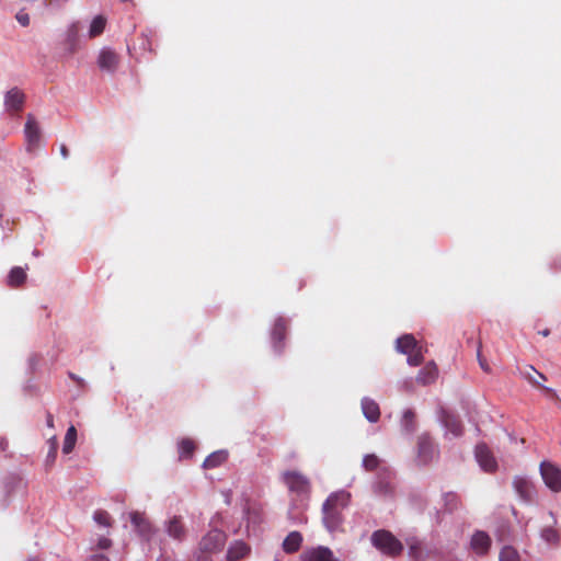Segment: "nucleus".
Listing matches in <instances>:
<instances>
[{
  "label": "nucleus",
  "mask_w": 561,
  "mask_h": 561,
  "mask_svg": "<svg viewBox=\"0 0 561 561\" xmlns=\"http://www.w3.org/2000/svg\"><path fill=\"white\" fill-rule=\"evenodd\" d=\"M302 536L299 531L289 533L283 541V549L286 553H295L299 550Z\"/></svg>",
  "instance_id": "nucleus-19"
},
{
  "label": "nucleus",
  "mask_w": 561,
  "mask_h": 561,
  "mask_svg": "<svg viewBox=\"0 0 561 561\" xmlns=\"http://www.w3.org/2000/svg\"><path fill=\"white\" fill-rule=\"evenodd\" d=\"M513 486L519 499L525 503H533L537 497L535 484L526 477H515Z\"/></svg>",
  "instance_id": "nucleus-6"
},
{
  "label": "nucleus",
  "mask_w": 561,
  "mask_h": 561,
  "mask_svg": "<svg viewBox=\"0 0 561 561\" xmlns=\"http://www.w3.org/2000/svg\"><path fill=\"white\" fill-rule=\"evenodd\" d=\"M76 35H77V28L73 25L69 30V41L75 42Z\"/></svg>",
  "instance_id": "nucleus-44"
},
{
  "label": "nucleus",
  "mask_w": 561,
  "mask_h": 561,
  "mask_svg": "<svg viewBox=\"0 0 561 561\" xmlns=\"http://www.w3.org/2000/svg\"><path fill=\"white\" fill-rule=\"evenodd\" d=\"M112 545V541L108 539V538H101L98 542V547L99 549H102V550H105V549H108Z\"/></svg>",
  "instance_id": "nucleus-41"
},
{
  "label": "nucleus",
  "mask_w": 561,
  "mask_h": 561,
  "mask_svg": "<svg viewBox=\"0 0 561 561\" xmlns=\"http://www.w3.org/2000/svg\"><path fill=\"white\" fill-rule=\"evenodd\" d=\"M167 531L170 537L182 540L185 537V528L180 517L173 516L167 524Z\"/></svg>",
  "instance_id": "nucleus-20"
},
{
  "label": "nucleus",
  "mask_w": 561,
  "mask_h": 561,
  "mask_svg": "<svg viewBox=\"0 0 561 561\" xmlns=\"http://www.w3.org/2000/svg\"><path fill=\"white\" fill-rule=\"evenodd\" d=\"M435 454V446L431 437L427 435L420 436L417 442V456L420 461L426 465L433 460Z\"/></svg>",
  "instance_id": "nucleus-10"
},
{
  "label": "nucleus",
  "mask_w": 561,
  "mask_h": 561,
  "mask_svg": "<svg viewBox=\"0 0 561 561\" xmlns=\"http://www.w3.org/2000/svg\"><path fill=\"white\" fill-rule=\"evenodd\" d=\"M249 552V547L242 541H236L230 546L227 552L228 561H238L244 558Z\"/></svg>",
  "instance_id": "nucleus-22"
},
{
  "label": "nucleus",
  "mask_w": 561,
  "mask_h": 561,
  "mask_svg": "<svg viewBox=\"0 0 561 561\" xmlns=\"http://www.w3.org/2000/svg\"><path fill=\"white\" fill-rule=\"evenodd\" d=\"M552 524H557V518L553 515H550Z\"/></svg>",
  "instance_id": "nucleus-48"
},
{
  "label": "nucleus",
  "mask_w": 561,
  "mask_h": 561,
  "mask_svg": "<svg viewBox=\"0 0 561 561\" xmlns=\"http://www.w3.org/2000/svg\"><path fill=\"white\" fill-rule=\"evenodd\" d=\"M476 458L481 468L486 472H492L496 469V461L491 450L485 444H479L476 447Z\"/></svg>",
  "instance_id": "nucleus-9"
},
{
  "label": "nucleus",
  "mask_w": 561,
  "mask_h": 561,
  "mask_svg": "<svg viewBox=\"0 0 561 561\" xmlns=\"http://www.w3.org/2000/svg\"><path fill=\"white\" fill-rule=\"evenodd\" d=\"M541 537L545 541H547L548 543H558L559 541V535H558V531L549 524H547L542 531H541Z\"/></svg>",
  "instance_id": "nucleus-31"
},
{
  "label": "nucleus",
  "mask_w": 561,
  "mask_h": 561,
  "mask_svg": "<svg viewBox=\"0 0 561 561\" xmlns=\"http://www.w3.org/2000/svg\"><path fill=\"white\" fill-rule=\"evenodd\" d=\"M284 483L290 492L297 495H308L311 490L309 479L299 471H285L282 476Z\"/></svg>",
  "instance_id": "nucleus-3"
},
{
  "label": "nucleus",
  "mask_w": 561,
  "mask_h": 561,
  "mask_svg": "<svg viewBox=\"0 0 561 561\" xmlns=\"http://www.w3.org/2000/svg\"><path fill=\"white\" fill-rule=\"evenodd\" d=\"M24 133L27 142V150L33 151L37 149L41 142V128L34 116L31 114L27 115Z\"/></svg>",
  "instance_id": "nucleus-7"
},
{
  "label": "nucleus",
  "mask_w": 561,
  "mask_h": 561,
  "mask_svg": "<svg viewBox=\"0 0 561 561\" xmlns=\"http://www.w3.org/2000/svg\"><path fill=\"white\" fill-rule=\"evenodd\" d=\"M195 443L191 438H183L179 443V453L181 457L190 458L195 451Z\"/></svg>",
  "instance_id": "nucleus-28"
},
{
  "label": "nucleus",
  "mask_w": 561,
  "mask_h": 561,
  "mask_svg": "<svg viewBox=\"0 0 561 561\" xmlns=\"http://www.w3.org/2000/svg\"><path fill=\"white\" fill-rule=\"evenodd\" d=\"M522 375L535 387H541V381L546 380V377L537 371L533 366L526 367L522 371Z\"/></svg>",
  "instance_id": "nucleus-25"
},
{
  "label": "nucleus",
  "mask_w": 561,
  "mask_h": 561,
  "mask_svg": "<svg viewBox=\"0 0 561 561\" xmlns=\"http://www.w3.org/2000/svg\"><path fill=\"white\" fill-rule=\"evenodd\" d=\"M130 520L141 536L148 537L150 535L151 525L149 520L146 518L145 514L139 512H133L130 513Z\"/></svg>",
  "instance_id": "nucleus-18"
},
{
  "label": "nucleus",
  "mask_w": 561,
  "mask_h": 561,
  "mask_svg": "<svg viewBox=\"0 0 561 561\" xmlns=\"http://www.w3.org/2000/svg\"><path fill=\"white\" fill-rule=\"evenodd\" d=\"M379 458L374 455V454H369V455H366L364 458H363V467L367 470V471H374L378 468L379 466Z\"/></svg>",
  "instance_id": "nucleus-36"
},
{
  "label": "nucleus",
  "mask_w": 561,
  "mask_h": 561,
  "mask_svg": "<svg viewBox=\"0 0 561 561\" xmlns=\"http://www.w3.org/2000/svg\"><path fill=\"white\" fill-rule=\"evenodd\" d=\"M228 458V454L224 450H218L210 454L203 462L205 469L217 468L222 465Z\"/></svg>",
  "instance_id": "nucleus-23"
},
{
  "label": "nucleus",
  "mask_w": 561,
  "mask_h": 561,
  "mask_svg": "<svg viewBox=\"0 0 561 561\" xmlns=\"http://www.w3.org/2000/svg\"><path fill=\"white\" fill-rule=\"evenodd\" d=\"M288 323L285 319L278 318L272 330V341L274 348L277 352H282L284 348V341L286 339Z\"/></svg>",
  "instance_id": "nucleus-12"
},
{
  "label": "nucleus",
  "mask_w": 561,
  "mask_h": 561,
  "mask_svg": "<svg viewBox=\"0 0 561 561\" xmlns=\"http://www.w3.org/2000/svg\"><path fill=\"white\" fill-rule=\"evenodd\" d=\"M545 390V392L553 398H557V393L552 390V389H549V388H542Z\"/></svg>",
  "instance_id": "nucleus-46"
},
{
  "label": "nucleus",
  "mask_w": 561,
  "mask_h": 561,
  "mask_svg": "<svg viewBox=\"0 0 561 561\" xmlns=\"http://www.w3.org/2000/svg\"><path fill=\"white\" fill-rule=\"evenodd\" d=\"M302 559L304 561H337L334 558L333 552L329 548L322 546L306 550L302 553Z\"/></svg>",
  "instance_id": "nucleus-14"
},
{
  "label": "nucleus",
  "mask_w": 561,
  "mask_h": 561,
  "mask_svg": "<svg viewBox=\"0 0 561 561\" xmlns=\"http://www.w3.org/2000/svg\"><path fill=\"white\" fill-rule=\"evenodd\" d=\"M121 58L111 48L104 47L101 49L98 57V66L101 70L107 72H114L118 68Z\"/></svg>",
  "instance_id": "nucleus-8"
},
{
  "label": "nucleus",
  "mask_w": 561,
  "mask_h": 561,
  "mask_svg": "<svg viewBox=\"0 0 561 561\" xmlns=\"http://www.w3.org/2000/svg\"><path fill=\"white\" fill-rule=\"evenodd\" d=\"M46 424L50 428L54 427V416H53V414L50 412L46 413Z\"/></svg>",
  "instance_id": "nucleus-43"
},
{
  "label": "nucleus",
  "mask_w": 561,
  "mask_h": 561,
  "mask_svg": "<svg viewBox=\"0 0 561 561\" xmlns=\"http://www.w3.org/2000/svg\"><path fill=\"white\" fill-rule=\"evenodd\" d=\"M402 426L408 433L415 430V413L412 410H405L402 416Z\"/></svg>",
  "instance_id": "nucleus-30"
},
{
  "label": "nucleus",
  "mask_w": 561,
  "mask_h": 561,
  "mask_svg": "<svg viewBox=\"0 0 561 561\" xmlns=\"http://www.w3.org/2000/svg\"><path fill=\"white\" fill-rule=\"evenodd\" d=\"M26 279V273L22 267H13L8 275V285L10 287H19Z\"/></svg>",
  "instance_id": "nucleus-24"
},
{
  "label": "nucleus",
  "mask_w": 561,
  "mask_h": 561,
  "mask_svg": "<svg viewBox=\"0 0 561 561\" xmlns=\"http://www.w3.org/2000/svg\"><path fill=\"white\" fill-rule=\"evenodd\" d=\"M25 101L24 93L19 88L9 90L4 98V105L9 112H20Z\"/></svg>",
  "instance_id": "nucleus-13"
},
{
  "label": "nucleus",
  "mask_w": 561,
  "mask_h": 561,
  "mask_svg": "<svg viewBox=\"0 0 561 561\" xmlns=\"http://www.w3.org/2000/svg\"><path fill=\"white\" fill-rule=\"evenodd\" d=\"M362 410L365 417L369 422H377L380 417V409L376 401L370 398H364L362 400Z\"/></svg>",
  "instance_id": "nucleus-17"
},
{
  "label": "nucleus",
  "mask_w": 561,
  "mask_h": 561,
  "mask_svg": "<svg viewBox=\"0 0 561 561\" xmlns=\"http://www.w3.org/2000/svg\"><path fill=\"white\" fill-rule=\"evenodd\" d=\"M60 152H61V154H62V157H64V158H67V157H68V154H69V151H68V149H67V147H66L65 145H62V146L60 147Z\"/></svg>",
  "instance_id": "nucleus-45"
},
{
  "label": "nucleus",
  "mask_w": 561,
  "mask_h": 561,
  "mask_svg": "<svg viewBox=\"0 0 561 561\" xmlns=\"http://www.w3.org/2000/svg\"><path fill=\"white\" fill-rule=\"evenodd\" d=\"M76 440H77V430L73 425H71L67 430L65 440H64L62 451L65 454L71 453L75 447Z\"/></svg>",
  "instance_id": "nucleus-27"
},
{
  "label": "nucleus",
  "mask_w": 561,
  "mask_h": 561,
  "mask_svg": "<svg viewBox=\"0 0 561 561\" xmlns=\"http://www.w3.org/2000/svg\"><path fill=\"white\" fill-rule=\"evenodd\" d=\"M540 474L545 484L552 491L559 492L561 490V470L550 461H542L540 463Z\"/></svg>",
  "instance_id": "nucleus-4"
},
{
  "label": "nucleus",
  "mask_w": 561,
  "mask_h": 561,
  "mask_svg": "<svg viewBox=\"0 0 561 561\" xmlns=\"http://www.w3.org/2000/svg\"><path fill=\"white\" fill-rule=\"evenodd\" d=\"M491 542V538L486 533L477 530L471 537L470 548L476 554L485 556L490 550Z\"/></svg>",
  "instance_id": "nucleus-11"
},
{
  "label": "nucleus",
  "mask_w": 561,
  "mask_h": 561,
  "mask_svg": "<svg viewBox=\"0 0 561 561\" xmlns=\"http://www.w3.org/2000/svg\"><path fill=\"white\" fill-rule=\"evenodd\" d=\"M371 543L383 554L389 557L400 556L403 545L389 530H376L371 535Z\"/></svg>",
  "instance_id": "nucleus-2"
},
{
  "label": "nucleus",
  "mask_w": 561,
  "mask_h": 561,
  "mask_svg": "<svg viewBox=\"0 0 561 561\" xmlns=\"http://www.w3.org/2000/svg\"><path fill=\"white\" fill-rule=\"evenodd\" d=\"M437 367L434 363L426 364L417 374L416 381L423 386L434 382L437 378Z\"/></svg>",
  "instance_id": "nucleus-16"
},
{
  "label": "nucleus",
  "mask_w": 561,
  "mask_h": 561,
  "mask_svg": "<svg viewBox=\"0 0 561 561\" xmlns=\"http://www.w3.org/2000/svg\"><path fill=\"white\" fill-rule=\"evenodd\" d=\"M477 358H478V362H479V365H480L481 369L484 373H488V374L491 373V367H490L488 360L482 355V343H481V341L478 342Z\"/></svg>",
  "instance_id": "nucleus-38"
},
{
  "label": "nucleus",
  "mask_w": 561,
  "mask_h": 561,
  "mask_svg": "<svg viewBox=\"0 0 561 561\" xmlns=\"http://www.w3.org/2000/svg\"><path fill=\"white\" fill-rule=\"evenodd\" d=\"M393 485L389 480V473H386L385 477H379V480L376 482L375 492L381 495H387L392 493Z\"/></svg>",
  "instance_id": "nucleus-26"
},
{
  "label": "nucleus",
  "mask_w": 561,
  "mask_h": 561,
  "mask_svg": "<svg viewBox=\"0 0 561 561\" xmlns=\"http://www.w3.org/2000/svg\"><path fill=\"white\" fill-rule=\"evenodd\" d=\"M409 556L415 561H424V552L421 542L413 541L409 543Z\"/></svg>",
  "instance_id": "nucleus-34"
},
{
  "label": "nucleus",
  "mask_w": 561,
  "mask_h": 561,
  "mask_svg": "<svg viewBox=\"0 0 561 561\" xmlns=\"http://www.w3.org/2000/svg\"><path fill=\"white\" fill-rule=\"evenodd\" d=\"M18 22L22 25V26H27L30 24V16L26 12L24 11H20L16 13L15 15Z\"/></svg>",
  "instance_id": "nucleus-40"
},
{
  "label": "nucleus",
  "mask_w": 561,
  "mask_h": 561,
  "mask_svg": "<svg viewBox=\"0 0 561 561\" xmlns=\"http://www.w3.org/2000/svg\"><path fill=\"white\" fill-rule=\"evenodd\" d=\"M538 334H540L542 336H548L550 334V330L549 329L538 330Z\"/></svg>",
  "instance_id": "nucleus-47"
},
{
  "label": "nucleus",
  "mask_w": 561,
  "mask_h": 561,
  "mask_svg": "<svg viewBox=\"0 0 561 561\" xmlns=\"http://www.w3.org/2000/svg\"><path fill=\"white\" fill-rule=\"evenodd\" d=\"M351 494L346 491L332 493L322 505V519L328 530H336L343 522L342 512L350 504Z\"/></svg>",
  "instance_id": "nucleus-1"
},
{
  "label": "nucleus",
  "mask_w": 561,
  "mask_h": 561,
  "mask_svg": "<svg viewBox=\"0 0 561 561\" xmlns=\"http://www.w3.org/2000/svg\"><path fill=\"white\" fill-rule=\"evenodd\" d=\"M93 519L101 526L111 527L112 518L106 511L98 510L94 512Z\"/></svg>",
  "instance_id": "nucleus-35"
},
{
  "label": "nucleus",
  "mask_w": 561,
  "mask_h": 561,
  "mask_svg": "<svg viewBox=\"0 0 561 561\" xmlns=\"http://www.w3.org/2000/svg\"><path fill=\"white\" fill-rule=\"evenodd\" d=\"M445 502H446V506L449 511L455 510L458 505L457 494H455V493L445 494Z\"/></svg>",
  "instance_id": "nucleus-39"
},
{
  "label": "nucleus",
  "mask_w": 561,
  "mask_h": 561,
  "mask_svg": "<svg viewBox=\"0 0 561 561\" xmlns=\"http://www.w3.org/2000/svg\"><path fill=\"white\" fill-rule=\"evenodd\" d=\"M227 536L224 531L213 529L202 538L199 549L208 553L218 552L224 548Z\"/></svg>",
  "instance_id": "nucleus-5"
},
{
  "label": "nucleus",
  "mask_w": 561,
  "mask_h": 561,
  "mask_svg": "<svg viewBox=\"0 0 561 561\" xmlns=\"http://www.w3.org/2000/svg\"><path fill=\"white\" fill-rule=\"evenodd\" d=\"M47 443L49 445V450H48V454L46 457V465L51 466L55 462L56 457H57L58 442H57L56 436H51Z\"/></svg>",
  "instance_id": "nucleus-33"
},
{
  "label": "nucleus",
  "mask_w": 561,
  "mask_h": 561,
  "mask_svg": "<svg viewBox=\"0 0 561 561\" xmlns=\"http://www.w3.org/2000/svg\"><path fill=\"white\" fill-rule=\"evenodd\" d=\"M442 421L447 431L451 433L454 436L458 437L462 434V423L457 415L444 412L442 415Z\"/></svg>",
  "instance_id": "nucleus-15"
},
{
  "label": "nucleus",
  "mask_w": 561,
  "mask_h": 561,
  "mask_svg": "<svg viewBox=\"0 0 561 561\" xmlns=\"http://www.w3.org/2000/svg\"><path fill=\"white\" fill-rule=\"evenodd\" d=\"M408 356V363L411 366H419L423 362V353H422V346L416 348L414 352H411L407 354Z\"/></svg>",
  "instance_id": "nucleus-37"
},
{
  "label": "nucleus",
  "mask_w": 561,
  "mask_h": 561,
  "mask_svg": "<svg viewBox=\"0 0 561 561\" xmlns=\"http://www.w3.org/2000/svg\"><path fill=\"white\" fill-rule=\"evenodd\" d=\"M88 561H110L107 557L102 553H96L90 557Z\"/></svg>",
  "instance_id": "nucleus-42"
},
{
  "label": "nucleus",
  "mask_w": 561,
  "mask_h": 561,
  "mask_svg": "<svg viewBox=\"0 0 561 561\" xmlns=\"http://www.w3.org/2000/svg\"><path fill=\"white\" fill-rule=\"evenodd\" d=\"M420 345L412 334H405L397 340V350L402 354H409L419 348Z\"/></svg>",
  "instance_id": "nucleus-21"
},
{
  "label": "nucleus",
  "mask_w": 561,
  "mask_h": 561,
  "mask_svg": "<svg viewBox=\"0 0 561 561\" xmlns=\"http://www.w3.org/2000/svg\"><path fill=\"white\" fill-rule=\"evenodd\" d=\"M106 20L102 15H98L93 19L90 25V37H96L103 33L105 28Z\"/></svg>",
  "instance_id": "nucleus-29"
},
{
  "label": "nucleus",
  "mask_w": 561,
  "mask_h": 561,
  "mask_svg": "<svg viewBox=\"0 0 561 561\" xmlns=\"http://www.w3.org/2000/svg\"><path fill=\"white\" fill-rule=\"evenodd\" d=\"M499 561H519V554L513 547L505 546L500 552Z\"/></svg>",
  "instance_id": "nucleus-32"
}]
</instances>
